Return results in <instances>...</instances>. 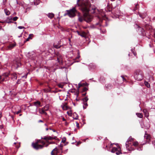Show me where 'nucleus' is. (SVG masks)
<instances>
[{"label":"nucleus","instance_id":"nucleus-1","mask_svg":"<svg viewBox=\"0 0 155 155\" xmlns=\"http://www.w3.org/2000/svg\"><path fill=\"white\" fill-rule=\"evenodd\" d=\"M45 144L44 142L38 140L35 143H32V146L34 148L38 150L42 148Z\"/></svg>","mask_w":155,"mask_h":155},{"label":"nucleus","instance_id":"nucleus-2","mask_svg":"<svg viewBox=\"0 0 155 155\" xmlns=\"http://www.w3.org/2000/svg\"><path fill=\"white\" fill-rule=\"evenodd\" d=\"M82 9L83 11L86 12H88L89 11L91 10H92L91 12L93 13L97 14L99 12L98 10L95 6L92 5L90 6L89 8L87 7H85L83 8Z\"/></svg>","mask_w":155,"mask_h":155},{"label":"nucleus","instance_id":"nucleus-3","mask_svg":"<svg viewBox=\"0 0 155 155\" xmlns=\"http://www.w3.org/2000/svg\"><path fill=\"white\" fill-rule=\"evenodd\" d=\"M143 72L140 70H136L134 75V77L136 80L138 81H140L143 79Z\"/></svg>","mask_w":155,"mask_h":155},{"label":"nucleus","instance_id":"nucleus-4","mask_svg":"<svg viewBox=\"0 0 155 155\" xmlns=\"http://www.w3.org/2000/svg\"><path fill=\"white\" fill-rule=\"evenodd\" d=\"M67 14L70 17H74L75 15V13L76 12L75 8H73L72 9L69 10H67Z\"/></svg>","mask_w":155,"mask_h":155},{"label":"nucleus","instance_id":"nucleus-5","mask_svg":"<svg viewBox=\"0 0 155 155\" xmlns=\"http://www.w3.org/2000/svg\"><path fill=\"white\" fill-rule=\"evenodd\" d=\"M111 152L113 153H115L116 154L118 155L122 153L121 152V148L119 146L117 147H113Z\"/></svg>","mask_w":155,"mask_h":155},{"label":"nucleus","instance_id":"nucleus-6","mask_svg":"<svg viewBox=\"0 0 155 155\" xmlns=\"http://www.w3.org/2000/svg\"><path fill=\"white\" fill-rule=\"evenodd\" d=\"M134 140V139L132 138L131 137H129V138L127 139V141H126L125 143V145L126 146V147L127 150H128L129 151L134 150V149L133 148H132V147H130V148L129 147V146H127V143L129 142V141H132Z\"/></svg>","mask_w":155,"mask_h":155},{"label":"nucleus","instance_id":"nucleus-7","mask_svg":"<svg viewBox=\"0 0 155 155\" xmlns=\"http://www.w3.org/2000/svg\"><path fill=\"white\" fill-rule=\"evenodd\" d=\"M14 66L16 68L20 67L21 65V63L20 59L16 58L14 61Z\"/></svg>","mask_w":155,"mask_h":155},{"label":"nucleus","instance_id":"nucleus-8","mask_svg":"<svg viewBox=\"0 0 155 155\" xmlns=\"http://www.w3.org/2000/svg\"><path fill=\"white\" fill-rule=\"evenodd\" d=\"M92 19V17L89 15H87L84 17V20L87 22H91Z\"/></svg>","mask_w":155,"mask_h":155},{"label":"nucleus","instance_id":"nucleus-9","mask_svg":"<svg viewBox=\"0 0 155 155\" xmlns=\"http://www.w3.org/2000/svg\"><path fill=\"white\" fill-rule=\"evenodd\" d=\"M57 138L56 136L52 137L50 136H45L43 138V139L47 141L48 140H51L53 139H56Z\"/></svg>","mask_w":155,"mask_h":155},{"label":"nucleus","instance_id":"nucleus-10","mask_svg":"<svg viewBox=\"0 0 155 155\" xmlns=\"http://www.w3.org/2000/svg\"><path fill=\"white\" fill-rule=\"evenodd\" d=\"M35 57L36 54L34 52H33L32 53L30 54L28 57L29 58L34 60L35 59Z\"/></svg>","mask_w":155,"mask_h":155},{"label":"nucleus","instance_id":"nucleus-11","mask_svg":"<svg viewBox=\"0 0 155 155\" xmlns=\"http://www.w3.org/2000/svg\"><path fill=\"white\" fill-rule=\"evenodd\" d=\"M33 104L34 105L37 107L36 110H37L38 107L41 106V102L39 101H37L33 103Z\"/></svg>","mask_w":155,"mask_h":155},{"label":"nucleus","instance_id":"nucleus-12","mask_svg":"<svg viewBox=\"0 0 155 155\" xmlns=\"http://www.w3.org/2000/svg\"><path fill=\"white\" fill-rule=\"evenodd\" d=\"M144 137L145 139H147L148 141H149L150 140V136L149 134H147V132L146 131H145Z\"/></svg>","mask_w":155,"mask_h":155},{"label":"nucleus","instance_id":"nucleus-13","mask_svg":"<svg viewBox=\"0 0 155 155\" xmlns=\"http://www.w3.org/2000/svg\"><path fill=\"white\" fill-rule=\"evenodd\" d=\"M58 153V149L56 147L51 152V155H57Z\"/></svg>","mask_w":155,"mask_h":155},{"label":"nucleus","instance_id":"nucleus-14","mask_svg":"<svg viewBox=\"0 0 155 155\" xmlns=\"http://www.w3.org/2000/svg\"><path fill=\"white\" fill-rule=\"evenodd\" d=\"M45 110L43 108L42 109L40 108L39 109V112L41 114L47 115V113L46 112H45Z\"/></svg>","mask_w":155,"mask_h":155},{"label":"nucleus","instance_id":"nucleus-15","mask_svg":"<svg viewBox=\"0 0 155 155\" xmlns=\"http://www.w3.org/2000/svg\"><path fill=\"white\" fill-rule=\"evenodd\" d=\"M57 60L59 62H60L62 61V58L61 55L59 53L57 54Z\"/></svg>","mask_w":155,"mask_h":155},{"label":"nucleus","instance_id":"nucleus-16","mask_svg":"<svg viewBox=\"0 0 155 155\" xmlns=\"http://www.w3.org/2000/svg\"><path fill=\"white\" fill-rule=\"evenodd\" d=\"M89 84L87 83H79L78 84V89L80 88L81 87L83 86H88V85Z\"/></svg>","mask_w":155,"mask_h":155},{"label":"nucleus","instance_id":"nucleus-17","mask_svg":"<svg viewBox=\"0 0 155 155\" xmlns=\"http://www.w3.org/2000/svg\"><path fill=\"white\" fill-rule=\"evenodd\" d=\"M139 16L142 18V19L144 18H145L146 17L147 15L146 13H139Z\"/></svg>","mask_w":155,"mask_h":155},{"label":"nucleus","instance_id":"nucleus-18","mask_svg":"<svg viewBox=\"0 0 155 155\" xmlns=\"http://www.w3.org/2000/svg\"><path fill=\"white\" fill-rule=\"evenodd\" d=\"M143 112L144 114L146 117H147L149 116V113L146 109H144L143 110Z\"/></svg>","mask_w":155,"mask_h":155},{"label":"nucleus","instance_id":"nucleus-19","mask_svg":"<svg viewBox=\"0 0 155 155\" xmlns=\"http://www.w3.org/2000/svg\"><path fill=\"white\" fill-rule=\"evenodd\" d=\"M12 19V18L11 16H10V17L8 18L6 21V22L8 23H12V21H11Z\"/></svg>","mask_w":155,"mask_h":155},{"label":"nucleus","instance_id":"nucleus-20","mask_svg":"<svg viewBox=\"0 0 155 155\" xmlns=\"http://www.w3.org/2000/svg\"><path fill=\"white\" fill-rule=\"evenodd\" d=\"M80 36L82 37L86 38L87 36V34L84 31L81 32V34Z\"/></svg>","mask_w":155,"mask_h":155},{"label":"nucleus","instance_id":"nucleus-21","mask_svg":"<svg viewBox=\"0 0 155 155\" xmlns=\"http://www.w3.org/2000/svg\"><path fill=\"white\" fill-rule=\"evenodd\" d=\"M15 46V43H13V44H11L9 45L8 46V48L9 49H11L12 48H14Z\"/></svg>","mask_w":155,"mask_h":155},{"label":"nucleus","instance_id":"nucleus-22","mask_svg":"<svg viewBox=\"0 0 155 155\" xmlns=\"http://www.w3.org/2000/svg\"><path fill=\"white\" fill-rule=\"evenodd\" d=\"M5 12L7 15H8L10 14V12L7 9H4Z\"/></svg>","mask_w":155,"mask_h":155},{"label":"nucleus","instance_id":"nucleus-23","mask_svg":"<svg viewBox=\"0 0 155 155\" xmlns=\"http://www.w3.org/2000/svg\"><path fill=\"white\" fill-rule=\"evenodd\" d=\"M139 143L137 141H135L133 143V145L134 146L136 147L138 146Z\"/></svg>","mask_w":155,"mask_h":155},{"label":"nucleus","instance_id":"nucleus-24","mask_svg":"<svg viewBox=\"0 0 155 155\" xmlns=\"http://www.w3.org/2000/svg\"><path fill=\"white\" fill-rule=\"evenodd\" d=\"M54 15L53 13H49L48 15V17L51 19L54 17Z\"/></svg>","mask_w":155,"mask_h":155},{"label":"nucleus","instance_id":"nucleus-25","mask_svg":"<svg viewBox=\"0 0 155 155\" xmlns=\"http://www.w3.org/2000/svg\"><path fill=\"white\" fill-rule=\"evenodd\" d=\"M144 84L147 87L149 88L150 87V84L147 81H145Z\"/></svg>","mask_w":155,"mask_h":155},{"label":"nucleus","instance_id":"nucleus-26","mask_svg":"<svg viewBox=\"0 0 155 155\" xmlns=\"http://www.w3.org/2000/svg\"><path fill=\"white\" fill-rule=\"evenodd\" d=\"M74 119L77 120L78 119V115L76 113H74Z\"/></svg>","mask_w":155,"mask_h":155},{"label":"nucleus","instance_id":"nucleus-27","mask_svg":"<svg viewBox=\"0 0 155 155\" xmlns=\"http://www.w3.org/2000/svg\"><path fill=\"white\" fill-rule=\"evenodd\" d=\"M135 7L134 9V11H136L137 9L139 8V5L137 3H136L134 4Z\"/></svg>","mask_w":155,"mask_h":155},{"label":"nucleus","instance_id":"nucleus-28","mask_svg":"<svg viewBox=\"0 0 155 155\" xmlns=\"http://www.w3.org/2000/svg\"><path fill=\"white\" fill-rule=\"evenodd\" d=\"M33 36V35L32 34H30L29 35L28 37L26 39V41H28L30 39H31L32 38L31 37V36Z\"/></svg>","mask_w":155,"mask_h":155},{"label":"nucleus","instance_id":"nucleus-29","mask_svg":"<svg viewBox=\"0 0 155 155\" xmlns=\"http://www.w3.org/2000/svg\"><path fill=\"white\" fill-rule=\"evenodd\" d=\"M136 114L138 117L140 118H142L143 115L141 113H137Z\"/></svg>","mask_w":155,"mask_h":155},{"label":"nucleus","instance_id":"nucleus-30","mask_svg":"<svg viewBox=\"0 0 155 155\" xmlns=\"http://www.w3.org/2000/svg\"><path fill=\"white\" fill-rule=\"evenodd\" d=\"M138 27L139 28V30H140V31H141V33L142 34H143L144 32V29L140 27L139 26H138Z\"/></svg>","mask_w":155,"mask_h":155},{"label":"nucleus","instance_id":"nucleus-31","mask_svg":"<svg viewBox=\"0 0 155 155\" xmlns=\"http://www.w3.org/2000/svg\"><path fill=\"white\" fill-rule=\"evenodd\" d=\"M88 100V99L87 97H85L82 99L83 101L84 102H87Z\"/></svg>","mask_w":155,"mask_h":155},{"label":"nucleus","instance_id":"nucleus-32","mask_svg":"<svg viewBox=\"0 0 155 155\" xmlns=\"http://www.w3.org/2000/svg\"><path fill=\"white\" fill-rule=\"evenodd\" d=\"M84 105L83 106V107L84 109H86V108L87 106H88V104L87 102H84Z\"/></svg>","mask_w":155,"mask_h":155},{"label":"nucleus","instance_id":"nucleus-33","mask_svg":"<svg viewBox=\"0 0 155 155\" xmlns=\"http://www.w3.org/2000/svg\"><path fill=\"white\" fill-rule=\"evenodd\" d=\"M88 89L86 87H84L82 89V92H84L86 91H87L88 90Z\"/></svg>","mask_w":155,"mask_h":155},{"label":"nucleus","instance_id":"nucleus-34","mask_svg":"<svg viewBox=\"0 0 155 155\" xmlns=\"http://www.w3.org/2000/svg\"><path fill=\"white\" fill-rule=\"evenodd\" d=\"M78 20L82 22L83 21V18L81 17H79L78 18Z\"/></svg>","mask_w":155,"mask_h":155},{"label":"nucleus","instance_id":"nucleus-35","mask_svg":"<svg viewBox=\"0 0 155 155\" xmlns=\"http://www.w3.org/2000/svg\"><path fill=\"white\" fill-rule=\"evenodd\" d=\"M43 108L45 110H47L49 109V107L48 106H45Z\"/></svg>","mask_w":155,"mask_h":155},{"label":"nucleus","instance_id":"nucleus-36","mask_svg":"<svg viewBox=\"0 0 155 155\" xmlns=\"http://www.w3.org/2000/svg\"><path fill=\"white\" fill-rule=\"evenodd\" d=\"M17 4L19 5L20 6H22L23 5V4L22 2H18L17 1Z\"/></svg>","mask_w":155,"mask_h":155},{"label":"nucleus","instance_id":"nucleus-37","mask_svg":"<svg viewBox=\"0 0 155 155\" xmlns=\"http://www.w3.org/2000/svg\"><path fill=\"white\" fill-rule=\"evenodd\" d=\"M66 140V139L65 137H64L62 140L61 142H63V143H65Z\"/></svg>","mask_w":155,"mask_h":155},{"label":"nucleus","instance_id":"nucleus-38","mask_svg":"<svg viewBox=\"0 0 155 155\" xmlns=\"http://www.w3.org/2000/svg\"><path fill=\"white\" fill-rule=\"evenodd\" d=\"M128 143L127 146H129V148H130V147H132V148H133V146L132 145H131V144L130 143H129L128 142V143Z\"/></svg>","mask_w":155,"mask_h":155},{"label":"nucleus","instance_id":"nucleus-39","mask_svg":"<svg viewBox=\"0 0 155 155\" xmlns=\"http://www.w3.org/2000/svg\"><path fill=\"white\" fill-rule=\"evenodd\" d=\"M18 17L15 16V17H14L12 19L14 21H15L17 20V19H18Z\"/></svg>","mask_w":155,"mask_h":155},{"label":"nucleus","instance_id":"nucleus-40","mask_svg":"<svg viewBox=\"0 0 155 155\" xmlns=\"http://www.w3.org/2000/svg\"><path fill=\"white\" fill-rule=\"evenodd\" d=\"M58 86L60 88H63L64 86L61 84H58Z\"/></svg>","mask_w":155,"mask_h":155},{"label":"nucleus","instance_id":"nucleus-41","mask_svg":"<svg viewBox=\"0 0 155 155\" xmlns=\"http://www.w3.org/2000/svg\"><path fill=\"white\" fill-rule=\"evenodd\" d=\"M21 110H18V111H17V112H15V114H19V113H21Z\"/></svg>","mask_w":155,"mask_h":155},{"label":"nucleus","instance_id":"nucleus-42","mask_svg":"<svg viewBox=\"0 0 155 155\" xmlns=\"http://www.w3.org/2000/svg\"><path fill=\"white\" fill-rule=\"evenodd\" d=\"M21 82V80L18 79L17 81L16 82V84H20Z\"/></svg>","mask_w":155,"mask_h":155},{"label":"nucleus","instance_id":"nucleus-43","mask_svg":"<svg viewBox=\"0 0 155 155\" xmlns=\"http://www.w3.org/2000/svg\"><path fill=\"white\" fill-rule=\"evenodd\" d=\"M137 149L138 150H142V147H139L137 148Z\"/></svg>","mask_w":155,"mask_h":155},{"label":"nucleus","instance_id":"nucleus-44","mask_svg":"<svg viewBox=\"0 0 155 155\" xmlns=\"http://www.w3.org/2000/svg\"><path fill=\"white\" fill-rule=\"evenodd\" d=\"M63 145L61 144H60L59 145V147H61V148H60V150H62V147H63Z\"/></svg>","mask_w":155,"mask_h":155},{"label":"nucleus","instance_id":"nucleus-45","mask_svg":"<svg viewBox=\"0 0 155 155\" xmlns=\"http://www.w3.org/2000/svg\"><path fill=\"white\" fill-rule=\"evenodd\" d=\"M18 28L19 29H23V28H25V27H23V26H19L18 27Z\"/></svg>","mask_w":155,"mask_h":155},{"label":"nucleus","instance_id":"nucleus-46","mask_svg":"<svg viewBox=\"0 0 155 155\" xmlns=\"http://www.w3.org/2000/svg\"><path fill=\"white\" fill-rule=\"evenodd\" d=\"M54 47L56 48H60V47L59 46H58L57 45H54Z\"/></svg>","mask_w":155,"mask_h":155},{"label":"nucleus","instance_id":"nucleus-47","mask_svg":"<svg viewBox=\"0 0 155 155\" xmlns=\"http://www.w3.org/2000/svg\"><path fill=\"white\" fill-rule=\"evenodd\" d=\"M14 76L15 77V79H17V74H14Z\"/></svg>","mask_w":155,"mask_h":155},{"label":"nucleus","instance_id":"nucleus-48","mask_svg":"<svg viewBox=\"0 0 155 155\" xmlns=\"http://www.w3.org/2000/svg\"><path fill=\"white\" fill-rule=\"evenodd\" d=\"M76 124L77 127H79V123L77 122H76Z\"/></svg>","mask_w":155,"mask_h":155},{"label":"nucleus","instance_id":"nucleus-49","mask_svg":"<svg viewBox=\"0 0 155 155\" xmlns=\"http://www.w3.org/2000/svg\"><path fill=\"white\" fill-rule=\"evenodd\" d=\"M121 77L123 78V80L124 81H126V79H125V78H124L123 76H121Z\"/></svg>","mask_w":155,"mask_h":155},{"label":"nucleus","instance_id":"nucleus-50","mask_svg":"<svg viewBox=\"0 0 155 155\" xmlns=\"http://www.w3.org/2000/svg\"><path fill=\"white\" fill-rule=\"evenodd\" d=\"M131 51H132V52L134 54V55H136V54H135V53H134V50L133 49H131Z\"/></svg>","mask_w":155,"mask_h":155},{"label":"nucleus","instance_id":"nucleus-51","mask_svg":"<svg viewBox=\"0 0 155 155\" xmlns=\"http://www.w3.org/2000/svg\"><path fill=\"white\" fill-rule=\"evenodd\" d=\"M49 144H54L55 142H48Z\"/></svg>","mask_w":155,"mask_h":155},{"label":"nucleus","instance_id":"nucleus-52","mask_svg":"<svg viewBox=\"0 0 155 155\" xmlns=\"http://www.w3.org/2000/svg\"><path fill=\"white\" fill-rule=\"evenodd\" d=\"M77 33H78V34L79 35H81V32H79V31H77Z\"/></svg>","mask_w":155,"mask_h":155},{"label":"nucleus","instance_id":"nucleus-53","mask_svg":"<svg viewBox=\"0 0 155 155\" xmlns=\"http://www.w3.org/2000/svg\"><path fill=\"white\" fill-rule=\"evenodd\" d=\"M38 122L39 123H40V122H43V121L42 120H38Z\"/></svg>","mask_w":155,"mask_h":155},{"label":"nucleus","instance_id":"nucleus-54","mask_svg":"<svg viewBox=\"0 0 155 155\" xmlns=\"http://www.w3.org/2000/svg\"><path fill=\"white\" fill-rule=\"evenodd\" d=\"M62 120L63 121H65L66 120V119L64 118V117H63L62 118Z\"/></svg>","mask_w":155,"mask_h":155},{"label":"nucleus","instance_id":"nucleus-55","mask_svg":"<svg viewBox=\"0 0 155 155\" xmlns=\"http://www.w3.org/2000/svg\"><path fill=\"white\" fill-rule=\"evenodd\" d=\"M86 92H85V93H84L83 94H82V95L83 96H85V95H86Z\"/></svg>","mask_w":155,"mask_h":155},{"label":"nucleus","instance_id":"nucleus-56","mask_svg":"<svg viewBox=\"0 0 155 155\" xmlns=\"http://www.w3.org/2000/svg\"><path fill=\"white\" fill-rule=\"evenodd\" d=\"M49 129L47 127L46 128V130L47 131Z\"/></svg>","mask_w":155,"mask_h":155},{"label":"nucleus","instance_id":"nucleus-57","mask_svg":"<svg viewBox=\"0 0 155 155\" xmlns=\"http://www.w3.org/2000/svg\"><path fill=\"white\" fill-rule=\"evenodd\" d=\"M68 123H67V122H66L65 123V125H68Z\"/></svg>","mask_w":155,"mask_h":155},{"label":"nucleus","instance_id":"nucleus-58","mask_svg":"<svg viewBox=\"0 0 155 155\" xmlns=\"http://www.w3.org/2000/svg\"><path fill=\"white\" fill-rule=\"evenodd\" d=\"M2 29V27L1 26H0V30Z\"/></svg>","mask_w":155,"mask_h":155},{"label":"nucleus","instance_id":"nucleus-59","mask_svg":"<svg viewBox=\"0 0 155 155\" xmlns=\"http://www.w3.org/2000/svg\"><path fill=\"white\" fill-rule=\"evenodd\" d=\"M45 126H46V127H48V125H47L46 124H45Z\"/></svg>","mask_w":155,"mask_h":155},{"label":"nucleus","instance_id":"nucleus-60","mask_svg":"<svg viewBox=\"0 0 155 155\" xmlns=\"http://www.w3.org/2000/svg\"><path fill=\"white\" fill-rule=\"evenodd\" d=\"M52 130L54 132H55L56 131L55 130H53L52 129Z\"/></svg>","mask_w":155,"mask_h":155},{"label":"nucleus","instance_id":"nucleus-61","mask_svg":"<svg viewBox=\"0 0 155 155\" xmlns=\"http://www.w3.org/2000/svg\"><path fill=\"white\" fill-rule=\"evenodd\" d=\"M2 79V77L1 76H0V80Z\"/></svg>","mask_w":155,"mask_h":155},{"label":"nucleus","instance_id":"nucleus-62","mask_svg":"<svg viewBox=\"0 0 155 155\" xmlns=\"http://www.w3.org/2000/svg\"><path fill=\"white\" fill-rule=\"evenodd\" d=\"M2 128V126L0 125V128Z\"/></svg>","mask_w":155,"mask_h":155},{"label":"nucleus","instance_id":"nucleus-63","mask_svg":"<svg viewBox=\"0 0 155 155\" xmlns=\"http://www.w3.org/2000/svg\"><path fill=\"white\" fill-rule=\"evenodd\" d=\"M78 93H77L76 94H77V96H78Z\"/></svg>","mask_w":155,"mask_h":155},{"label":"nucleus","instance_id":"nucleus-64","mask_svg":"<svg viewBox=\"0 0 155 155\" xmlns=\"http://www.w3.org/2000/svg\"><path fill=\"white\" fill-rule=\"evenodd\" d=\"M49 129L50 130H52V129L51 128H49Z\"/></svg>","mask_w":155,"mask_h":155}]
</instances>
